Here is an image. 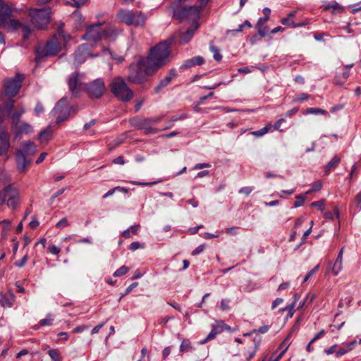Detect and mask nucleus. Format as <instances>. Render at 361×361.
<instances>
[{
  "label": "nucleus",
  "instance_id": "obj_41",
  "mask_svg": "<svg viewBox=\"0 0 361 361\" xmlns=\"http://www.w3.org/2000/svg\"><path fill=\"white\" fill-rule=\"evenodd\" d=\"M295 198L296 201L294 203V207H299L304 204L306 197L305 195H299Z\"/></svg>",
  "mask_w": 361,
  "mask_h": 361
},
{
  "label": "nucleus",
  "instance_id": "obj_59",
  "mask_svg": "<svg viewBox=\"0 0 361 361\" xmlns=\"http://www.w3.org/2000/svg\"><path fill=\"white\" fill-rule=\"evenodd\" d=\"M252 191V188L251 187H243L239 190V193L249 195Z\"/></svg>",
  "mask_w": 361,
  "mask_h": 361
},
{
  "label": "nucleus",
  "instance_id": "obj_40",
  "mask_svg": "<svg viewBox=\"0 0 361 361\" xmlns=\"http://www.w3.org/2000/svg\"><path fill=\"white\" fill-rule=\"evenodd\" d=\"M210 49H211V51L213 53L214 59L217 61H220L221 60L222 56H221L218 48H216L214 46H211Z\"/></svg>",
  "mask_w": 361,
  "mask_h": 361
},
{
  "label": "nucleus",
  "instance_id": "obj_5",
  "mask_svg": "<svg viewBox=\"0 0 361 361\" xmlns=\"http://www.w3.org/2000/svg\"><path fill=\"white\" fill-rule=\"evenodd\" d=\"M110 90L118 100L124 102L130 101L134 96L133 92L121 77L112 80L110 84Z\"/></svg>",
  "mask_w": 361,
  "mask_h": 361
},
{
  "label": "nucleus",
  "instance_id": "obj_64",
  "mask_svg": "<svg viewBox=\"0 0 361 361\" xmlns=\"http://www.w3.org/2000/svg\"><path fill=\"white\" fill-rule=\"evenodd\" d=\"M195 66V63H194V61H193V59H188L187 61H185L184 62V63L183 64V66L184 68H191L192 66Z\"/></svg>",
  "mask_w": 361,
  "mask_h": 361
},
{
  "label": "nucleus",
  "instance_id": "obj_45",
  "mask_svg": "<svg viewBox=\"0 0 361 361\" xmlns=\"http://www.w3.org/2000/svg\"><path fill=\"white\" fill-rule=\"evenodd\" d=\"M310 206L312 207H317L318 209L323 211L324 209L325 204L323 200H320L311 203Z\"/></svg>",
  "mask_w": 361,
  "mask_h": 361
},
{
  "label": "nucleus",
  "instance_id": "obj_53",
  "mask_svg": "<svg viewBox=\"0 0 361 361\" xmlns=\"http://www.w3.org/2000/svg\"><path fill=\"white\" fill-rule=\"evenodd\" d=\"M69 225L68 221L66 218H63L61 219L56 225L57 228H64Z\"/></svg>",
  "mask_w": 361,
  "mask_h": 361
},
{
  "label": "nucleus",
  "instance_id": "obj_49",
  "mask_svg": "<svg viewBox=\"0 0 361 361\" xmlns=\"http://www.w3.org/2000/svg\"><path fill=\"white\" fill-rule=\"evenodd\" d=\"M229 300L223 299L220 303V308L223 311H226L229 310Z\"/></svg>",
  "mask_w": 361,
  "mask_h": 361
},
{
  "label": "nucleus",
  "instance_id": "obj_24",
  "mask_svg": "<svg viewBox=\"0 0 361 361\" xmlns=\"http://www.w3.org/2000/svg\"><path fill=\"white\" fill-rule=\"evenodd\" d=\"M53 130L50 126H47L44 130H42L38 136V139L41 144L47 145L51 139Z\"/></svg>",
  "mask_w": 361,
  "mask_h": 361
},
{
  "label": "nucleus",
  "instance_id": "obj_10",
  "mask_svg": "<svg viewBox=\"0 0 361 361\" xmlns=\"http://www.w3.org/2000/svg\"><path fill=\"white\" fill-rule=\"evenodd\" d=\"M50 8H31L29 15L32 18V23L39 29L44 28L49 22Z\"/></svg>",
  "mask_w": 361,
  "mask_h": 361
},
{
  "label": "nucleus",
  "instance_id": "obj_22",
  "mask_svg": "<svg viewBox=\"0 0 361 361\" xmlns=\"http://www.w3.org/2000/svg\"><path fill=\"white\" fill-rule=\"evenodd\" d=\"M224 328L226 329H229L230 327L223 322L221 324L217 325L216 326H214L211 332L207 335V338L203 341H200V343L203 345L205 344L208 341L212 340L216 337V336L219 334H221Z\"/></svg>",
  "mask_w": 361,
  "mask_h": 361
},
{
  "label": "nucleus",
  "instance_id": "obj_21",
  "mask_svg": "<svg viewBox=\"0 0 361 361\" xmlns=\"http://www.w3.org/2000/svg\"><path fill=\"white\" fill-rule=\"evenodd\" d=\"M15 139H19L23 134H29L33 131L32 126L27 123H22L21 125L17 126L16 129H13Z\"/></svg>",
  "mask_w": 361,
  "mask_h": 361
},
{
  "label": "nucleus",
  "instance_id": "obj_60",
  "mask_svg": "<svg viewBox=\"0 0 361 361\" xmlns=\"http://www.w3.org/2000/svg\"><path fill=\"white\" fill-rule=\"evenodd\" d=\"M23 37L27 38L30 35L32 30L29 25H23Z\"/></svg>",
  "mask_w": 361,
  "mask_h": 361
},
{
  "label": "nucleus",
  "instance_id": "obj_51",
  "mask_svg": "<svg viewBox=\"0 0 361 361\" xmlns=\"http://www.w3.org/2000/svg\"><path fill=\"white\" fill-rule=\"evenodd\" d=\"M205 247H206V245L205 244H202V245H199L197 247H196L192 251V255H197L200 254L201 252H202L204 251Z\"/></svg>",
  "mask_w": 361,
  "mask_h": 361
},
{
  "label": "nucleus",
  "instance_id": "obj_37",
  "mask_svg": "<svg viewBox=\"0 0 361 361\" xmlns=\"http://www.w3.org/2000/svg\"><path fill=\"white\" fill-rule=\"evenodd\" d=\"M48 355L52 361H61L59 350L56 349H51L48 351Z\"/></svg>",
  "mask_w": 361,
  "mask_h": 361
},
{
  "label": "nucleus",
  "instance_id": "obj_15",
  "mask_svg": "<svg viewBox=\"0 0 361 361\" xmlns=\"http://www.w3.org/2000/svg\"><path fill=\"white\" fill-rule=\"evenodd\" d=\"M90 56V49L89 45L82 44L79 47L78 51H76L73 63L75 66H79L82 64L86 59Z\"/></svg>",
  "mask_w": 361,
  "mask_h": 361
},
{
  "label": "nucleus",
  "instance_id": "obj_42",
  "mask_svg": "<svg viewBox=\"0 0 361 361\" xmlns=\"http://www.w3.org/2000/svg\"><path fill=\"white\" fill-rule=\"evenodd\" d=\"M128 270L129 269L127 267L122 266L114 273V276L115 277L121 276L126 274L128 271Z\"/></svg>",
  "mask_w": 361,
  "mask_h": 361
},
{
  "label": "nucleus",
  "instance_id": "obj_7",
  "mask_svg": "<svg viewBox=\"0 0 361 361\" xmlns=\"http://www.w3.org/2000/svg\"><path fill=\"white\" fill-rule=\"evenodd\" d=\"M61 50V44L56 37H53L44 46H39L36 48L35 60L39 62L44 57L56 55Z\"/></svg>",
  "mask_w": 361,
  "mask_h": 361
},
{
  "label": "nucleus",
  "instance_id": "obj_58",
  "mask_svg": "<svg viewBox=\"0 0 361 361\" xmlns=\"http://www.w3.org/2000/svg\"><path fill=\"white\" fill-rule=\"evenodd\" d=\"M137 285H138V283H137V282H134V283H133L131 285H130V286L126 288L125 294L122 295L120 297V300H121V299L124 295H127V294L130 293L134 288H135V287H137Z\"/></svg>",
  "mask_w": 361,
  "mask_h": 361
},
{
  "label": "nucleus",
  "instance_id": "obj_52",
  "mask_svg": "<svg viewBox=\"0 0 361 361\" xmlns=\"http://www.w3.org/2000/svg\"><path fill=\"white\" fill-rule=\"evenodd\" d=\"M39 224V222L37 219V217L35 216H32V221L29 224V226L32 229L36 228Z\"/></svg>",
  "mask_w": 361,
  "mask_h": 361
},
{
  "label": "nucleus",
  "instance_id": "obj_25",
  "mask_svg": "<svg viewBox=\"0 0 361 361\" xmlns=\"http://www.w3.org/2000/svg\"><path fill=\"white\" fill-rule=\"evenodd\" d=\"M37 150V146L34 142L31 141H25L22 142L20 149L18 151H23L25 154H31L35 153Z\"/></svg>",
  "mask_w": 361,
  "mask_h": 361
},
{
  "label": "nucleus",
  "instance_id": "obj_16",
  "mask_svg": "<svg viewBox=\"0 0 361 361\" xmlns=\"http://www.w3.org/2000/svg\"><path fill=\"white\" fill-rule=\"evenodd\" d=\"M99 48H100L101 52L97 51L96 53H93L92 51V58L94 57V56H102L107 60L111 59L113 60L116 61L118 63H121L122 61H123L124 58L123 56H118L115 53L112 52L111 51H110L107 49H105L104 45H102V44L100 45Z\"/></svg>",
  "mask_w": 361,
  "mask_h": 361
},
{
  "label": "nucleus",
  "instance_id": "obj_46",
  "mask_svg": "<svg viewBox=\"0 0 361 361\" xmlns=\"http://www.w3.org/2000/svg\"><path fill=\"white\" fill-rule=\"evenodd\" d=\"M353 63L350 65H346L343 68V77L345 80H346L350 75V70L353 66Z\"/></svg>",
  "mask_w": 361,
  "mask_h": 361
},
{
  "label": "nucleus",
  "instance_id": "obj_43",
  "mask_svg": "<svg viewBox=\"0 0 361 361\" xmlns=\"http://www.w3.org/2000/svg\"><path fill=\"white\" fill-rule=\"evenodd\" d=\"M295 306V302H292L289 306L286 307V308L281 309L280 311L283 312L284 310H288V317L290 318L294 314Z\"/></svg>",
  "mask_w": 361,
  "mask_h": 361
},
{
  "label": "nucleus",
  "instance_id": "obj_29",
  "mask_svg": "<svg viewBox=\"0 0 361 361\" xmlns=\"http://www.w3.org/2000/svg\"><path fill=\"white\" fill-rule=\"evenodd\" d=\"M175 73H171L169 75H167L164 78V79L161 80L159 83L155 87L154 90L156 92H159L162 88L167 86L171 81L173 77H174Z\"/></svg>",
  "mask_w": 361,
  "mask_h": 361
},
{
  "label": "nucleus",
  "instance_id": "obj_56",
  "mask_svg": "<svg viewBox=\"0 0 361 361\" xmlns=\"http://www.w3.org/2000/svg\"><path fill=\"white\" fill-rule=\"evenodd\" d=\"M13 106H14V101L13 100H10V101L7 102L4 105V107L8 114H10L11 112Z\"/></svg>",
  "mask_w": 361,
  "mask_h": 361
},
{
  "label": "nucleus",
  "instance_id": "obj_36",
  "mask_svg": "<svg viewBox=\"0 0 361 361\" xmlns=\"http://www.w3.org/2000/svg\"><path fill=\"white\" fill-rule=\"evenodd\" d=\"M54 322V316L51 314H48L47 317L39 321L40 326H51Z\"/></svg>",
  "mask_w": 361,
  "mask_h": 361
},
{
  "label": "nucleus",
  "instance_id": "obj_23",
  "mask_svg": "<svg viewBox=\"0 0 361 361\" xmlns=\"http://www.w3.org/2000/svg\"><path fill=\"white\" fill-rule=\"evenodd\" d=\"M15 301V295L11 292L8 291L4 294H1L0 305L4 308H9L12 307Z\"/></svg>",
  "mask_w": 361,
  "mask_h": 361
},
{
  "label": "nucleus",
  "instance_id": "obj_17",
  "mask_svg": "<svg viewBox=\"0 0 361 361\" xmlns=\"http://www.w3.org/2000/svg\"><path fill=\"white\" fill-rule=\"evenodd\" d=\"M106 92V87L102 79H97L92 82V98H99Z\"/></svg>",
  "mask_w": 361,
  "mask_h": 361
},
{
  "label": "nucleus",
  "instance_id": "obj_28",
  "mask_svg": "<svg viewBox=\"0 0 361 361\" xmlns=\"http://www.w3.org/2000/svg\"><path fill=\"white\" fill-rule=\"evenodd\" d=\"M325 11L331 10L333 14H337L343 12L344 8L338 3L336 1H331L329 4L324 6Z\"/></svg>",
  "mask_w": 361,
  "mask_h": 361
},
{
  "label": "nucleus",
  "instance_id": "obj_30",
  "mask_svg": "<svg viewBox=\"0 0 361 361\" xmlns=\"http://www.w3.org/2000/svg\"><path fill=\"white\" fill-rule=\"evenodd\" d=\"M329 267L331 269L334 275L337 276L343 269V261L336 259L334 264L329 262Z\"/></svg>",
  "mask_w": 361,
  "mask_h": 361
},
{
  "label": "nucleus",
  "instance_id": "obj_27",
  "mask_svg": "<svg viewBox=\"0 0 361 361\" xmlns=\"http://www.w3.org/2000/svg\"><path fill=\"white\" fill-rule=\"evenodd\" d=\"M357 345V341H353L352 342L343 344L338 350L336 351V355L341 357L348 352L351 351L353 348Z\"/></svg>",
  "mask_w": 361,
  "mask_h": 361
},
{
  "label": "nucleus",
  "instance_id": "obj_13",
  "mask_svg": "<svg viewBox=\"0 0 361 361\" xmlns=\"http://www.w3.org/2000/svg\"><path fill=\"white\" fill-rule=\"evenodd\" d=\"M53 111L59 113V116L56 118V123L58 124L67 119L70 114V108L68 106L67 99L66 98H62L56 104Z\"/></svg>",
  "mask_w": 361,
  "mask_h": 361
},
{
  "label": "nucleus",
  "instance_id": "obj_33",
  "mask_svg": "<svg viewBox=\"0 0 361 361\" xmlns=\"http://www.w3.org/2000/svg\"><path fill=\"white\" fill-rule=\"evenodd\" d=\"M272 128L273 126L271 123H269L260 130L253 131L252 133L257 137H262L267 133L269 130H272Z\"/></svg>",
  "mask_w": 361,
  "mask_h": 361
},
{
  "label": "nucleus",
  "instance_id": "obj_48",
  "mask_svg": "<svg viewBox=\"0 0 361 361\" xmlns=\"http://www.w3.org/2000/svg\"><path fill=\"white\" fill-rule=\"evenodd\" d=\"M263 13H264V15H266V17L260 18L259 19V23H264V22H266V21H267L269 20V15L271 13V10L269 8H264L263 9Z\"/></svg>",
  "mask_w": 361,
  "mask_h": 361
},
{
  "label": "nucleus",
  "instance_id": "obj_38",
  "mask_svg": "<svg viewBox=\"0 0 361 361\" xmlns=\"http://www.w3.org/2000/svg\"><path fill=\"white\" fill-rule=\"evenodd\" d=\"M307 114H323V115H329V113L322 109H319V108H309L307 109L306 111Z\"/></svg>",
  "mask_w": 361,
  "mask_h": 361
},
{
  "label": "nucleus",
  "instance_id": "obj_2",
  "mask_svg": "<svg viewBox=\"0 0 361 361\" xmlns=\"http://www.w3.org/2000/svg\"><path fill=\"white\" fill-rule=\"evenodd\" d=\"M209 0H179L173 4V17L177 19L188 18L196 20L199 18L200 8Z\"/></svg>",
  "mask_w": 361,
  "mask_h": 361
},
{
  "label": "nucleus",
  "instance_id": "obj_62",
  "mask_svg": "<svg viewBox=\"0 0 361 361\" xmlns=\"http://www.w3.org/2000/svg\"><path fill=\"white\" fill-rule=\"evenodd\" d=\"M49 251L53 255H58L61 250L57 246L52 245L49 247Z\"/></svg>",
  "mask_w": 361,
  "mask_h": 361
},
{
  "label": "nucleus",
  "instance_id": "obj_32",
  "mask_svg": "<svg viewBox=\"0 0 361 361\" xmlns=\"http://www.w3.org/2000/svg\"><path fill=\"white\" fill-rule=\"evenodd\" d=\"M6 23H7V27H3L6 29L8 31L16 30L17 28H18L21 26L20 22L19 20H15V19L8 18V20H6Z\"/></svg>",
  "mask_w": 361,
  "mask_h": 361
},
{
  "label": "nucleus",
  "instance_id": "obj_63",
  "mask_svg": "<svg viewBox=\"0 0 361 361\" xmlns=\"http://www.w3.org/2000/svg\"><path fill=\"white\" fill-rule=\"evenodd\" d=\"M238 227H229L226 229V232L228 235H234L238 233Z\"/></svg>",
  "mask_w": 361,
  "mask_h": 361
},
{
  "label": "nucleus",
  "instance_id": "obj_54",
  "mask_svg": "<svg viewBox=\"0 0 361 361\" xmlns=\"http://www.w3.org/2000/svg\"><path fill=\"white\" fill-rule=\"evenodd\" d=\"M143 247L144 246L142 245L139 242H133L129 246V249L132 251H135L137 249Z\"/></svg>",
  "mask_w": 361,
  "mask_h": 361
},
{
  "label": "nucleus",
  "instance_id": "obj_4",
  "mask_svg": "<svg viewBox=\"0 0 361 361\" xmlns=\"http://www.w3.org/2000/svg\"><path fill=\"white\" fill-rule=\"evenodd\" d=\"M128 80L132 83L140 84L144 82L147 77L154 73H147V62L145 59L133 63L129 67Z\"/></svg>",
  "mask_w": 361,
  "mask_h": 361
},
{
  "label": "nucleus",
  "instance_id": "obj_26",
  "mask_svg": "<svg viewBox=\"0 0 361 361\" xmlns=\"http://www.w3.org/2000/svg\"><path fill=\"white\" fill-rule=\"evenodd\" d=\"M197 29V27L195 28H190L187 30L185 32H183L180 34L179 43L180 44H187L190 39L192 38L195 30Z\"/></svg>",
  "mask_w": 361,
  "mask_h": 361
},
{
  "label": "nucleus",
  "instance_id": "obj_55",
  "mask_svg": "<svg viewBox=\"0 0 361 361\" xmlns=\"http://www.w3.org/2000/svg\"><path fill=\"white\" fill-rule=\"evenodd\" d=\"M27 255H25L20 261L16 262L15 265L18 267H23L27 261Z\"/></svg>",
  "mask_w": 361,
  "mask_h": 361
},
{
  "label": "nucleus",
  "instance_id": "obj_34",
  "mask_svg": "<svg viewBox=\"0 0 361 361\" xmlns=\"http://www.w3.org/2000/svg\"><path fill=\"white\" fill-rule=\"evenodd\" d=\"M2 224V236L6 238L7 236L8 233L11 230V221L8 219H5L1 221Z\"/></svg>",
  "mask_w": 361,
  "mask_h": 361
},
{
  "label": "nucleus",
  "instance_id": "obj_44",
  "mask_svg": "<svg viewBox=\"0 0 361 361\" xmlns=\"http://www.w3.org/2000/svg\"><path fill=\"white\" fill-rule=\"evenodd\" d=\"M281 23L284 25H288L292 27H298L302 25L303 24L295 25L293 20L290 18H285L281 20Z\"/></svg>",
  "mask_w": 361,
  "mask_h": 361
},
{
  "label": "nucleus",
  "instance_id": "obj_18",
  "mask_svg": "<svg viewBox=\"0 0 361 361\" xmlns=\"http://www.w3.org/2000/svg\"><path fill=\"white\" fill-rule=\"evenodd\" d=\"M161 118L160 117H153L149 118H143L140 120V123L137 124L140 128H144L147 133H155L157 132L156 130L149 127L151 125H154L161 121Z\"/></svg>",
  "mask_w": 361,
  "mask_h": 361
},
{
  "label": "nucleus",
  "instance_id": "obj_35",
  "mask_svg": "<svg viewBox=\"0 0 361 361\" xmlns=\"http://www.w3.org/2000/svg\"><path fill=\"white\" fill-rule=\"evenodd\" d=\"M116 191L118 192H128V190L125 188H122V187H119V186H117L113 189H111L109 190L107 192H106L104 196H103V198H107L111 195H113Z\"/></svg>",
  "mask_w": 361,
  "mask_h": 361
},
{
  "label": "nucleus",
  "instance_id": "obj_12",
  "mask_svg": "<svg viewBox=\"0 0 361 361\" xmlns=\"http://www.w3.org/2000/svg\"><path fill=\"white\" fill-rule=\"evenodd\" d=\"M16 9L11 5L0 1V27H7L6 20L11 18ZM0 44H5L4 35L0 32Z\"/></svg>",
  "mask_w": 361,
  "mask_h": 361
},
{
  "label": "nucleus",
  "instance_id": "obj_31",
  "mask_svg": "<svg viewBox=\"0 0 361 361\" xmlns=\"http://www.w3.org/2000/svg\"><path fill=\"white\" fill-rule=\"evenodd\" d=\"M341 159L338 156H334L325 166L326 173L329 174L332 169H335L338 165Z\"/></svg>",
  "mask_w": 361,
  "mask_h": 361
},
{
  "label": "nucleus",
  "instance_id": "obj_8",
  "mask_svg": "<svg viewBox=\"0 0 361 361\" xmlns=\"http://www.w3.org/2000/svg\"><path fill=\"white\" fill-rule=\"evenodd\" d=\"M85 80V75L78 71H75L70 76L68 84L69 90L73 96L78 95L82 91L88 92L89 86Z\"/></svg>",
  "mask_w": 361,
  "mask_h": 361
},
{
  "label": "nucleus",
  "instance_id": "obj_39",
  "mask_svg": "<svg viewBox=\"0 0 361 361\" xmlns=\"http://www.w3.org/2000/svg\"><path fill=\"white\" fill-rule=\"evenodd\" d=\"M191 349V343L188 340H183L180 345V351L184 353L189 351Z\"/></svg>",
  "mask_w": 361,
  "mask_h": 361
},
{
  "label": "nucleus",
  "instance_id": "obj_11",
  "mask_svg": "<svg viewBox=\"0 0 361 361\" xmlns=\"http://www.w3.org/2000/svg\"><path fill=\"white\" fill-rule=\"evenodd\" d=\"M23 80V75L21 74H17L13 78L5 80L4 87L6 94L8 97H14L21 87Z\"/></svg>",
  "mask_w": 361,
  "mask_h": 361
},
{
  "label": "nucleus",
  "instance_id": "obj_3",
  "mask_svg": "<svg viewBox=\"0 0 361 361\" xmlns=\"http://www.w3.org/2000/svg\"><path fill=\"white\" fill-rule=\"evenodd\" d=\"M123 30L116 27L110 23H92V41H114Z\"/></svg>",
  "mask_w": 361,
  "mask_h": 361
},
{
  "label": "nucleus",
  "instance_id": "obj_47",
  "mask_svg": "<svg viewBox=\"0 0 361 361\" xmlns=\"http://www.w3.org/2000/svg\"><path fill=\"white\" fill-rule=\"evenodd\" d=\"M319 265L315 266L311 271L308 272V274L305 276V277L303 279V282H306L308 281V279L313 276L319 269Z\"/></svg>",
  "mask_w": 361,
  "mask_h": 361
},
{
  "label": "nucleus",
  "instance_id": "obj_14",
  "mask_svg": "<svg viewBox=\"0 0 361 361\" xmlns=\"http://www.w3.org/2000/svg\"><path fill=\"white\" fill-rule=\"evenodd\" d=\"M10 135L6 127L0 124V156L6 154L10 148Z\"/></svg>",
  "mask_w": 361,
  "mask_h": 361
},
{
  "label": "nucleus",
  "instance_id": "obj_50",
  "mask_svg": "<svg viewBox=\"0 0 361 361\" xmlns=\"http://www.w3.org/2000/svg\"><path fill=\"white\" fill-rule=\"evenodd\" d=\"M286 121V120L284 118H280L279 120H278L274 126H273V128L272 130H271V131H273L274 130H279V131H283L282 129H281V124L283 123H284Z\"/></svg>",
  "mask_w": 361,
  "mask_h": 361
},
{
  "label": "nucleus",
  "instance_id": "obj_19",
  "mask_svg": "<svg viewBox=\"0 0 361 361\" xmlns=\"http://www.w3.org/2000/svg\"><path fill=\"white\" fill-rule=\"evenodd\" d=\"M25 154L23 153V151H17L16 152V164H17V169L19 172L23 173L25 172L26 168L30 165V161L27 160L25 158Z\"/></svg>",
  "mask_w": 361,
  "mask_h": 361
},
{
  "label": "nucleus",
  "instance_id": "obj_20",
  "mask_svg": "<svg viewBox=\"0 0 361 361\" xmlns=\"http://www.w3.org/2000/svg\"><path fill=\"white\" fill-rule=\"evenodd\" d=\"M25 112V109L23 106H18L15 111L8 114L12 123V129H16L17 126L20 123L21 116Z\"/></svg>",
  "mask_w": 361,
  "mask_h": 361
},
{
  "label": "nucleus",
  "instance_id": "obj_61",
  "mask_svg": "<svg viewBox=\"0 0 361 361\" xmlns=\"http://www.w3.org/2000/svg\"><path fill=\"white\" fill-rule=\"evenodd\" d=\"M221 231H217V234H212L210 233H204L202 235V236L205 239H212V238H217L221 234Z\"/></svg>",
  "mask_w": 361,
  "mask_h": 361
},
{
  "label": "nucleus",
  "instance_id": "obj_6",
  "mask_svg": "<svg viewBox=\"0 0 361 361\" xmlns=\"http://www.w3.org/2000/svg\"><path fill=\"white\" fill-rule=\"evenodd\" d=\"M18 190L11 185L4 188L0 191V204H6L12 209H16L19 204Z\"/></svg>",
  "mask_w": 361,
  "mask_h": 361
},
{
  "label": "nucleus",
  "instance_id": "obj_1",
  "mask_svg": "<svg viewBox=\"0 0 361 361\" xmlns=\"http://www.w3.org/2000/svg\"><path fill=\"white\" fill-rule=\"evenodd\" d=\"M172 41V39H169L161 42L150 49L148 56L145 59L147 62V73H155L170 61V45Z\"/></svg>",
  "mask_w": 361,
  "mask_h": 361
},
{
  "label": "nucleus",
  "instance_id": "obj_57",
  "mask_svg": "<svg viewBox=\"0 0 361 361\" xmlns=\"http://www.w3.org/2000/svg\"><path fill=\"white\" fill-rule=\"evenodd\" d=\"M44 111V109L42 104L41 103L38 102L36 104V106L35 108V112L36 115L39 116V114L43 113Z\"/></svg>",
  "mask_w": 361,
  "mask_h": 361
},
{
  "label": "nucleus",
  "instance_id": "obj_9",
  "mask_svg": "<svg viewBox=\"0 0 361 361\" xmlns=\"http://www.w3.org/2000/svg\"><path fill=\"white\" fill-rule=\"evenodd\" d=\"M120 21L128 25L140 26L144 25L145 16L140 11L121 9L116 15Z\"/></svg>",
  "mask_w": 361,
  "mask_h": 361
}]
</instances>
